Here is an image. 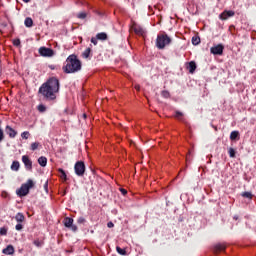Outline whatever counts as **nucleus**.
<instances>
[{"instance_id": "1", "label": "nucleus", "mask_w": 256, "mask_h": 256, "mask_svg": "<svg viewBox=\"0 0 256 256\" xmlns=\"http://www.w3.org/2000/svg\"><path fill=\"white\" fill-rule=\"evenodd\" d=\"M59 89V79L51 77L40 86L38 93H40L46 101H55V99H57Z\"/></svg>"}, {"instance_id": "2", "label": "nucleus", "mask_w": 256, "mask_h": 256, "mask_svg": "<svg viewBox=\"0 0 256 256\" xmlns=\"http://www.w3.org/2000/svg\"><path fill=\"white\" fill-rule=\"evenodd\" d=\"M81 60L77 58V55L71 54L66 59V65L62 67V71L66 74L77 73L81 71Z\"/></svg>"}, {"instance_id": "3", "label": "nucleus", "mask_w": 256, "mask_h": 256, "mask_svg": "<svg viewBox=\"0 0 256 256\" xmlns=\"http://www.w3.org/2000/svg\"><path fill=\"white\" fill-rule=\"evenodd\" d=\"M171 37L167 33L163 32L157 35L156 47L158 49H165L167 45H171Z\"/></svg>"}, {"instance_id": "4", "label": "nucleus", "mask_w": 256, "mask_h": 256, "mask_svg": "<svg viewBox=\"0 0 256 256\" xmlns=\"http://www.w3.org/2000/svg\"><path fill=\"white\" fill-rule=\"evenodd\" d=\"M34 187L35 182L29 179L26 183L22 184L18 190H16V195H18V197H27V195H29V190L33 189Z\"/></svg>"}, {"instance_id": "5", "label": "nucleus", "mask_w": 256, "mask_h": 256, "mask_svg": "<svg viewBox=\"0 0 256 256\" xmlns=\"http://www.w3.org/2000/svg\"><path fill=\"white\" fill-rule=\"evenodd\" d=\"M74 171L78 177H83V175H85V162L83 161L76 162L74 165Z\"/></svg>"}, {"instance_id": "6", "label": "nucleus", "mask_w": 256, "mask_h": 256, "mask_svg": "<svg viewBox=\"0 0 256 256\" xmlns=\"http://www.w3.org/2000/svg\"><path fill=\"white\" fill-rule=\"evenodd\" d=\"M38 53L41 55V57H53V55H55L53 49L45 46L40 47Z\"/></svg>"}, {"instance_id": "7", "label": "nucleus", "mask_w": 256, "mask_h": 256, "mask_svg": "<svg viewBox=\"0 0 256 256\" xmlns=\"http://www.w3.org/2000/svg\"><path fill=\"white\" fill-rule=\"evenodd\" d=\"M64 226L67 227V229H71L74 233L77 232V225L73 224V218L66 217L64 219Z\"/></svg>"}, {"instance_id": "8", "label": "nucleus", "mask_w": 256, "mask_h": 256, "mask_svg": "<svg viewBox=\"0 0 256 256\" xmlns=\"http://www.w3.org/2000/svg\"><path fill=\"white\" fill-rule=\"evenodd\" d=\"M224 49H225V46H223V44H218L210 48V53H212V55H223Z\"/></svg>"}, {"instance_id": "9", "label": "nucleus", "mask_w": 256, "mask_h": 256, "mask_svg": "<svg viewBox=\"0 0 256 256\" xmlns=\"http://www.w3.org/2000/svg\"><path fill=\"white\" fill-rule=\"evenodd\" d=\"M229 17H235V11L233 10H224L220 15H219V19H221V21H227V19Z\"/></svg>"}, {"instance_id": "10", "label": "nucleus", "mask_w": 256, "mask_h": 256, "mask_svg": "<svg viewBox=\"0 0 256 256\" xmlns=\"http://www.w3.org/2000/svg\"><path fill=\"white\" fill-rule=\"evenodd\" d=\"M227 249V245L225 243H218L213 246V253L215 255H218V253H221Z\"/></svg>"}, {"instance_id": "11", "label": "nucleus", "mask_w": 256, "mask_h": 256, "mask_svg": "<svg viewBox=\"0 0 256 256\" xmlns=\"http://www.w3.org/2000/svg\"><path fill=\"white\" fill-rule=\"evenodd\" d=\"M22 162L24 163L28 171H31L33 169V162L31 161V159H29V156L27 155L22 156Z\"/></svg>"}, {"instance_id": "12", "label": "nucleus", "mask_w": 256, "mask_h": 256, "mask_svg": "<svg viewBox=\"0 0 256 256\" xmlns=\"http://www.w3.org/2000/svg\"><path fill=\"white\" fill-rule=\"evenodd\" d=\"M5 131L7 135L10 137V139H15V137H17V131L13 129L11 126L7 125Z\"/></svg>"}, {"instance_id": "13", "label": "nucleus", "mask_w": 256, "mask_h": 256, "mask_svg": "<svg viewBox=\"0 0 256 256\" xmlns=\"http://www.w3.org/2000/svg\"><path fill=\"white\" fill-rule=\"evenodd\" d=\"M186 69L189 71V73L193 74L197 70V63L195 61H190L187 63Z\"/></svg>"}, {"instance_id": "14", "label": "nucleus", "mask_w": 256, "mask_h": 256, "mask_svg": "<svg viewBox=\"0 0 256 256\" xmlns=\"http://www.w3.org/2000/svg\"><path fill=\"white\" fill-rule=\"evenodd\" d=\"M2 253L4 255H14L15 254V248L13 245H8L6 248L2 250Z\"/></svg>"}, {"instance_id": "15", "label": "nucleus", "mask_w": 256, "mask_h": 256, "mask_svg": "<svg viewBox=\"0 0 256 256\" xmlns=\"http://www.w3.org/2000/svg\"><path fill=\"white\" fill-rule=\"evenodd\" d=\"M133 30L136 35H140L141 37L145 35V30L139 25H134Z\"/></svg>"}, {"instance_id": "16", "label": "nucleus", "mask_w": 256, "mask_h": 256, "mask_svg": "<svg viewBox=\"0 0 256 256\" xmlns=\"http://www.w3.org/2000/svg\"><path fill=\"white\" fill-rule=\"evenodd\" d=\"M96 39H98V41H107L108 36L107 33L105 32H100L96 35Z\"/></svg>"}, {"instance_id": "17", "label": "nucleus", "mask_w": 256, "mask_h": 256, "mask_svg": "<svg viewBox=\"0 0 256 256\" xmlns=\"http://www.w3.org/2000/svg\"><path fill=\"white\" fill-rule=\"evenodd\" d=\"M59 177L62 179V181H67V173H65V170L63 168L58 169Z\"/></svg>"}, {"instance_id": "18", "label": "nucleus", "mask_w": 256, "mask_h": 256, "mask_svg": "<svg viewBox=\"0 0 256 256\" xmlns=\"http://www.w3.org/2000/svg\"><path fill=\"white\" fill-rule=\"evenodd\" d=\"M38 163L41 167H47V157L41 156L38 158Z\"/></svg>"}, {"instance_id": "19", "label": "nucleus", "mask_w": 256, "mask_h": 256, "mask_svg": "<svg viewBox=\"0 0 256 256\" xmlns=\"http://www.w3.org/2000/svg\"><path fill=\"white\" fill-rule=\"evenodd\" d=\"M15 219L17 223H23V221H25V215H23L21 212H18L15 216Z\"/></svg>"}, {"instance_id": "20", "label": "nucleus", "mask_w": 256, "mask_h": 256, "mask_svg": "<svg viewBox=\"0 0 256 256\" xmlns=\"http://www.w3.org/2000/svg\"><path fill=\"white\" fill-rule=\"evenodd\" d=\"M91 55V48H86L85 51L82 53L83 59H89Z\"/></svg>"}, {"instance_id": "21", "label": "nucleus", "mask_w": 256, "mask_h": 256, "mask_svg": "<svg viewBox=\"0 0 256 256\" xmlns=\"http://www.w3.org/2000/svg\"><path fill=\"white\" fill-rule=\"evenodd\" d=\"M237 139H239V131H232L230 133V140L235 141Z\"/></svg>"}, {"instance_id": "22", "label": "nucleus", "mask_w": 256, "mask_h": 256, "mask_svg": "<svg viewBox=\"0 0 256 256\" xmlns=\"http://www.w3.org/2000/svg\"><path fill=\"white\" fill-rule=\"evenodd\" d=\"M25 27H33V19L31 17H27L24 21Z\"/></svg>"}, {"instance_id": "23", "label": "nucleus", "mask_w": 256, "mask_h": 256, "mask_svg": "<svg viewBox=\"0 0 256 256\" xmlns=\"http://www.w3.org/2000/svg\"><path fill=\"white\" fill-rule=\"evenodd\" d=\"M41 147V143L39 142H34L30 145V151H37Z\"/></svg>"}, {"instance_id": "24", "label": "nucleus", "mask_w": 256, "mask_h": 256, "mask_svg": "<svg viewBox=\"0 0 256 256\" xmlns=\"http://www.w3.org/2000/svg\"><path fill=\"white\" fill-rule=\"evenodd\" d=\"M201 43V38L199 36L192 37V45H199Z\"/></svg>"}, {"instance_id": "25", "label": "nucleus", "mask_w": 256, "mask_h": 256, "mask_svg": "<svg viewBox=\"0 0 256 256\" xmlns=\"http://www.w3.org/2000/svg\"><path fill=\"white\" fill-rule=\"evenodd\" d=\"M19 167H20L19 161H14L11 165L12 171H19Z\"/></svg>"}, {"instance_id": "26", "label": "nucleus", "mask_w": 256, "mask_h": 256, "mask_svg": "<svg viewBox=\"0 0 256 256\" xmlns=\"http://www.w3.org/2000/svg\"><path fill=\"white\" fill-rule=\"evenodd\" d=\"M116 251L119 255H123V256L127 255V250H125L119 246L116 247Z\"/></svg>"}, {"instance_id": "27", "label": "nucleus", "mask_w": 256, "mask_h": 256, "mask_svg": "<svg viewBox=\"0 0 256 256\" xmlns=\"http://www.w3.org/2000/svg\"><path fill=\"white\" fill-rule=\"evenodd\" d=\"M37 110L39 111V113H45V111H47V107L43 104H40L37 106Z\"/></svg>"}, {"instance_id": "28", "label": "nucleus", "mask_w": 256, "mask_h": 256, "mask_svg": "<svg viewBox=\"0 0 256 256\" xmlns=\"http://www.w3.org/2000/svg\"><path fill=\"white\" fill-rule=\"evenodd\" d=\"M236 151L233 148L228 149V154L231 159H235Z\"/></svg>"}, {"instance_id": "29", "label": "nucleus", "mask_w": 256, "mask_h": 256, "mask_svg": "<svg viewBox=\"0 0 256 256\" xmlns=\"http://www.w3.org/2000/svg\"><path fill=\"white\" fill-rule=\"evenodd\" d=\"M161 96L164 97V99H169V97H171V93H169L167 90H163L161 92Z\"/></svg>"}, {"instance_id": "30", "label": "nucleus", "mask_w": 256, "mask_h": 256, "mask_svg": "<svg viewBox=\"0 0 256 256\" xmlns=\"http://www.w3.org/2000/svg\"><path fill=\"white\" fill-rule=\"evenodd\" d=\"M242 197L245 199H253V194L251 192H243Z\"/></svg>"}, {"instance_id": "31", "label": "nucleus", "mask_w": 256, "mask_h": 256, "mask_svg": "<svg viewBox=\"0 0 256 256\" xmlns=\"http://www.w3.org/2000/svg\"><path fill=\"white\" fill-rule=\"evenodd\" d=\"M78 19H87V13L86 12H79L77 14Z\"/></svg>"}, {"instance_id": "32", "label": "nucleus", "mask_w": 256, "mask_h": 256, "mask_svg": "<svg viewBox=\"0 0 256 256\" xmlns=\"http://www.w3.org/2000/svg\"><path fill=\"white\" fill-rule=\"evenodd\" d=\"M182 117H183V112H181L179 110L175 111V118L176 119H179L181 121Z\"/></svg>"}, {"instance_id": "33", "label": "nucleus", "mask_w": 256, "mask_h": 256, "mask_svg": "<svg viewBox=\"0 0 256 256\" xmlns=\"http://www.w3.org/2000/svg\"><path fill=\"white\" fill-rule=\"evenodd\" d=\"M14 47H21V39L17 38L13 40Z\"/></svg>"}, {"instance_id": "34", "label": "nucleus", "mask_w": 256, "mask_h": 256, "mask_svg": "<svg viewBox=\"0 0 256 256\" xmlns=\"http://www.w3.org/2000/svg\"><path fill=\"white\" fill-rule=\"evenodd\" d=\"M33 244L35 245V247H43V241L41 240H34Z\"/></svg>"}, {"instance_id": "35", "label": "nucleus", "mask_w": 256, "mask_h": 256, "mask_svg": "<svg viewBox=\"0 0 256 256\" xmlns=\"http://www.w3.org/2000/svg\"><path fill=\"white\" fill-rule=\"evenodd\" d=\"M29 135H31L29 131H24L21 133L22 139H29Z\"/></svg>"}, {"instance_id": "36", "label": "nucleus", "mask_w": 256, "mask_h": 256, "mask_svg": "<svg viewBox=\"0 0 256 256\" xmlns=\"http://www.w3.org/2000/svg\"><path fill=\"white\" fill-rule=\"evenodd\" d=\"M7 231H8L7 227H1L0 228V235H2V236L7 235Z\"/></svg>"}, {"instance_id": "37", "label": "nucleus", "mask_w": 256, "mask_h": 256, "mask_svg": "<svg viewBox=\"0 0 256 256\" xmlns=\"http://www.w3.org/2000/svg\"><path fill=\"white\" fill-rule=\"evenodd\" d=\"M87 220H85L84 217H79L77 220V223H79V225H83V223H86Z\"/></svg>"}, {"instance_id": "38", "label": "nucleus", "mask_w": 256, "mask_h": 256, "mask_svg": "<svg viewBox=\"0 0 256 256\" xmlns=\"http://www.w3.org/2000/svg\"><path fill=\"white\" fill-rule=\"evenodd\" d=\"M16 231H21L23 229V224H21V222H19L16 226H15Z\"/></svg>"}, {"instance_id": "39", "label": "nucleus", "mask_w": 256, "mask_h": 256, "mask_svg": "<svg viewBox=\"0 0 256 256\" xmlns=\"http://www.w3.org/2000/svg\"><path fill=\"white\" fill-rule=\"evenodd\" d=\"M97 38H95V37H92L91 38V43H93V45H97Z\"/></svg>"}, {"instance_id": "40", "label": "nucleus", "mask_w": 256, "mask_h": 256, "mask_svg": "<svg viewBox=\"0 0 256 256\" xmlns=\"http://www.w3.org/2000/svg\"><path fill=\"white\" fill-rule=\"evenodd\" d=\"M107 227H109V229H111L112 227H115V224H113V222H108Z\"/></svg>"}, {"instance_id": "41", "label": "nucleus", "mask_w": 256, "mask_h": 256, "mask_svg": "<svg viewBox=\"0 0 256 256\" xmlns=\"http://www.w3.org/2000/svg\"><path fill=\"white\" fill-rule=\"evenodd\" d=\"M134 89H136V91H141V86L139 84L134 86Z\"/></svg>"}, {"instance_id": "42", "label": "nucleus", "mask_w": 256, "mask_h": 256, "mask_svg": "<svg viewBox=\"0 0 256 256\" xmlns=\"http://www.w3.org/2000/svg\"><path fill=\"white\" fill-rule=\"evenodd\" d=\"M120 192L122 193V195H127V191L124 188H121Z\"/></svg>"}, {"instance_id": "43", "label": "nucleus", "mask_w": 256, "mask_h": 256, "mask_svg": "<svg viewBox=\"0 0 256 256\" xmlns=\"http://www.w3.org/2000/svg\"><path fill=\"white\" fill-rule=\"evenodd\" d=\"M24 3H30L31 0H22Z\"/></svg>"}, {"instance_id": "44", "label": "nucleus", "mask_w": 256, "mask_h": 256, "mask_svg": "<svg viewBox=\"0 0 256 256\" xmlns=\"http://www.w3.org/2000/svg\"><path fill=\"white\" fill-rule=\"evenodd\" d=\"M83 117H84V119H86L87 118V114H84Z\"/></svg>"}, {"instance_id": "45", "label": "nucleus", "mask_w": 256, "mask_h": 256, "mask_svg": "<svg viewBox=\"0 0 256 256\" xmlns=\"http://www.w3.org/2000/svg\"><path fill=\"white\" fill-rule=\"evenodd\" d=\"M48 186V182L45 183L44 187H47Z\"/></svg>"}, {"instance_id": "46", "label": "nucleus", "mask_w": 256, "mask_h": 256, "mask_svg": "<svg viewBox=\"0 0 256 256\" xmlns=\"http://www.w3.org/2000/svg\"><path fill=\"white\" fill-rule=\"evenodd\" d=\"M234 219H236V220H237V219H238V217H237V216H234Z\"/></svg>"}]
</instances>
